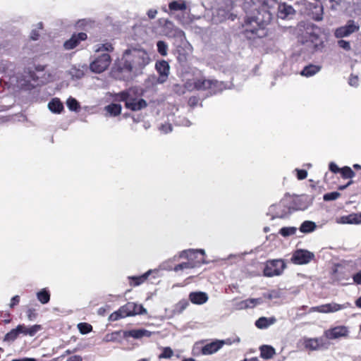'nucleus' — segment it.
I'll return each mask as SVG.
<instances>
[{
  "mask_svg": "<svg viewBox=\"0 0 361 361\" xmlns=\"http://www.w3.org/2000/svg\"><path fill=\"white\" fill-rule=\"evenodd\" d=\"M276 0H246L244 8L251 14L243 24V35L249 40L262 38L267 35L266 26L271 21Z\"/></svg>",
  "mask_w": 361,
  "mask_h": 361,
  "instance_id": "obj_1",
  "label": "nucleus"
},
{
  "mask_svg": "<svg viewBox=\"0 0 361 361\" xmlns=\"http://www.w3.org/2000/svg\"><path fill=\"white\" fill-rule=\"evenodd\" d=\"M141 96L142 93L139 92L138 88L134 87L115 94L114 99L117 102H123L126 109L137 111L147 106V102L140 98Z\"/></svg>",
  "mask_w": 361,
  "mask_h": 361,
  "instance_id": "obj_2",
  "label": "nucleus"
},
{
  "mask_svg": "<svg viewBox=\"0 0 361 361\" xmlns=\"http://www.w3.org/2000/svg\"><path fill=\"white\" fill-rule=\"evenodd\" d=\"M122 57L128 64L127 70L133 71L134 75L141 73L150 61L147 53L142 49H126Z\"/></svg>",
  "mask_w": 361,
  "mask_h": 361,
  "instance_id": "obj_3",
  "label": "nucleus"
},
{
  "mask_svg": "<svg viewBox=\"0 0 361 361\" xmlns=\"http://www.w3.org/2000/svg\"><path fill=\"white\" fill-rule=\"evenodd\" d=\"M187 85L190 90L208 91L211 94H216L224 89L223 82L204 78H196L192 82H188Z\"/></svg>",
  "mask_w": 361,
  "mask_h": 361,
  "instance_id": "obj_4",
  "label": "nucleus"
},
{
  "mask_svg": "<svg viewBox=\"0 0 361 361\" xmlns=\"http://www.w3.org/2000/svg\"><path fill=\"white\" fill-rule=\"evenodd\" d=\"M123 58L120 61L116 62L111 71V76L116 80L128 81L133 78V72L127 70L128 66Z\"/></svg>",
  "mask_w": 361,
  "mask_h": 361,
  "instance_id": "obj_5",
  "label": "nucleus"
},
{
  "mask_svg": "<svg viewBox=\"0 0 361 361\" xmlns=\"http://www.w3.org/2000/svg\"><path fill=\"white\" fill-rule=\"evenodd\" d=\"M204 257L205 252L204 250H183L180 254V257L188 260L194 268L200 267L205 262Z\"/></svg>",
  "mask_w": 361,
  "mask_h": 361,
  "instance_id": "obj_6",
  "label": "nucleus"
},
{
  "mask_svg": "<svg viewBox=\"0 0 361 361\" xmlns=\"http://www.w3.org/2000/svg\"><path fill=\"white\" fill-rule=\"evenodd\" d=\"M111 61L110 55L107 53L97 56L90 65L92 71L97 73H102L109 66Z\"/></svg>",
  "mask_w": 361,
  "mask_h": 361,
  "instance_id": "obj_7",
  "label": "nucleus"
},
{
  "mask_svg": "<svg viewBox=\"0 0 361 361\" xmlns=\"http://www.w3.org/2000/svg\"><path fill=\"white\" fill-rule=\"evenodd\" d=\"M290 209L283 202H279L272 204L269 208L268 215L271 216V219H286L290 214Z\"/></svg>",
  "mask_w": 361,
  "mask_h": 361,
  "instance_id": "obj_8",
  "label": "nucleus"
},
{
  "mask_svg": "<svg viewBox=\"0 0 361 361\" xmlns=\"http://www.w3.org/2000/svg\"><path fill=\"white\" fill-rule=\"evenodd\" d=\"M285 264L283 260L274 259L268 261L263 271L264 275L268 277L279 276L282 273Z\"/></svg>",
  "mask_w": 361,
  "mask_h": 361,
  "instance_id": "obj_9",
  "label": "nucleus"
},
{
  "mask_svg": "<svg viewBox=\"0 0 361 361\" xmlns=\"http://www.w3.org/2000/svg\"><path fill=\"white\" fill-rule=\"evenodd\" d=\"M120 312L123 314V317H124L147 313L146 309L142 305H137L132 302H128L121 306L120 307Z\"/></svg>",
  "mask_w": 361,
  "mask_h": 361,
  "instance_id": "obj_10",
  "label": "nucleus"
},
{
  "mask_svg": "<svg viewBox=\"0 0 361 361\" xmlns=\"http://www.w3.org/2000/svg\"><path fill=\"white\" fill-rule=\"evenodd\" d=\"M314 258L313 252L307 250H297L293 254L291 260L295 264H306Z\"/></svg>",
  "mask_w": 361,
  "mask_h": 361,
  "instance_id": "obj_11",
  "label": "nucleus"
},
{
  "mask_svg": "<svg viewBox=\"0 0 361 361\" xmlns=\"http://www.w3.org/2000/svg\"><path fill=\"white\" fill-rule=\"evenodd\" d=\"M164 34L168 37L178 38L180 41L185 39V32L180 28L176 27L174 24L166 20L163 26Z\"/></svg>",
  "mask_w": 361,
  "mask_h": 361,
  "instance_id": "obj_12",
  "label": "nucleus"
},
{
  "mask_svg": "<svg viewBox=\"0 0 361 361\" xmlns=\"http://www.w3.org/2000/svg\"><path fill=\"white\" fill-rule=\"evenodd\" d=\"M155 68L159 74L157 82L159 84L165 82L170 73V66L165 60H161L156 62Z\"/></svg>",
  "mask_w": 361,
  "mask_h": 361,
  "instance_id": "obj_13",
  "label": "nucleus"
},
{
  "mask_svg": "<svg viewBox=\"0 0 361 361\" xmlns=\"http://www.w3.org/2000/svg\"><path fill=\"white\" fill-rule=\"evenodd\" d=\"M360 26L355 23L354 20H349L344 26L338 27L335 31V36L342 38L349 36L352 33L358 31Z\"/></svg>",
  "mask_w": 361,
  "mask_h": 361,
  "instance_id": "obj_14",
  "label": "nucleus"
},
{
  "mask_svg": "<svg viewBox=\"0 0 361 361\" xmlns=\"http://www.w3.org/2000/svg\"><path fill=\"white\" fill-rule=\"evenodd\" d=\"M324 334L327 338L331 340L339 338H348L349 336V329L345 326H337L326 331Z\"/></svg>",
  "mask_w": 361,
  "mask_h": 361,
  "instance_id": "obj_15",
  "label": "nucleus"
},
{
  "mask_svg": "<svg viewBox=\"0 0 361 361\" xmlns=\"http://www.w3.org/2000/svg\"><path fill=\"white\" fill-rule=\"evenodd\" d=\"M115 334H122V336L124 338H128L129 337H132L135 339H139L142 337H150L152 333L147 329H132L129 331H120L114 332Z\"/></svg>",
  "mask_w": 361,
  "mask_h": 361,
  "instance_id": "obj_16",
  "label": "nucleus"
},
{
  "mask_svg": "<svg viewBox=\"0 0 361 361\" xmlns=\"http://www.w3.org/2000/svg\"><path fill=\"white\" fill-rule=\"evenodd\" d=\"M87 35L85 32L74 33L71 37L66 40L63 44V47L66 50H71L75 48L82 41L86 40Z\"/></svg>",
  "mask_w": 361,
  "mask_h": 361,
  "instance_id": "obj_17",
  "label": "nucleus"
},
{
  "mask_svg": "<svg viewBox=\"0 0 361 361\" xmlns=\"http://www.w3.org/2000/svg\"><path fill=\"white\" fill-rule=\"evenodd\" d=\"M304 345L306 349L310 350H317L326 348V343L322 338H307L304 341Z\"/></svg>",
  "mask_w": 361,
  "mask_h": 361,
  "instance_id": "obj_18",
  "label": "nucleus"
},
{
  "mask_svg": "<svg viewBox=\"0 0 361 361\" xmlns=\"http://www.w3.org/2000/svg\"><path fill=\"white\" fill-rule=\"evenodd\" d=\"M295 11L293 7L290 5H288L286 3H281L278 4L277 16L281 19H286L290 15L295 14Z\"/></svg>",
  "mask_w": 361,
  "mask_h": 361,
  "instance_id": "obj_19",
  "label": "nucleus"
},
{
  "mask_svg": "<svg viewBox=\"0 0 361 361\" xmlns=\"http://www.w3.org/2000/svg\"><path fill=\"white\" fill-rule=\"evenodd\" d=\"M20 329V334L23 336H34L38 331L42 329V326L39 324H35L31 326H27L25 324H19L17 326Z\"/></svg>",
  "mask_w": 361,
  "mask_h": 361,
  "instance_id": "obj_20",
  "label": "nucleus"
},
{
  "mask_svg": "<svg viewBox=\"0 0 361 361\" xmlns=\"http://www.w3.org/2000/svg\"><path fill=\"white\" fill-rule=\"evenodd\" d=\"M209 297L204 292H191L189 294V300L195 305H202L207 302Z\"/></svg>",
  "mask_w": 361,
  "mask_h": 361,
  "instance_id": "obj_21",
  "label": "nucleus"
},
{
  "mask_svg": "<svg viewBox=\"0 0 361 361\" xmlns=\"http://www.w3.org/2000/svg\"><path fill=\"white\" fill-rule=\"evenodd\" d=\"M224 344L222 341H216L204 345L202 348L203 355H211L218 351Z\"/></svg>",
  "mask_w": 361,
  "mask_h": 361,
  "instance_id": "obj_22",
  "label": "nucleus"
},
{
  "mask_svg": "<svg viewBox=\"0 0 361 361\" xmlns=\"http://www.w3.org/2000/svg\"><path fill=\"white\" fill-rule=\"evenodd\" d=\"M260 357L265 360L272 358L276 354V350L274 347L268 345H262L259 347Z\"/></svg>",
  "mask_w": 361,
  "mask_h": 361,
  "instance_id": "obj_23",
  "label": "nucleus"
},
{
  "mask_svg": "<svg viewBox=\"0 0 361 361\" xmlns=\"http://www.w3.org/2000/svg\"><path fill=\"white\" fill-rule=\"evenodd\" d=\"M276 322V319L275 317H259L256 322H255V326L260 329H267L270 325L274 324Z\"/></svg>",
  "mask_w": 361,
  "mask_h": 361,
  "instance_id": "obj_24",
  "label": "nucleus"
},
{
  "mask_svg": "<svg viewBox=\"0 0 361 361\" xmlns=\"http://www.w3.org/2000/svg\"><path fill=\"white\" fill-rule=\"evenodd\" d=\"M361 214H350L347 216H343L340 218V221H338L341 224H359L361 222Z\"/></svg>",
  "mask_w": 361,
  "mask_h": 361,
  "instance_id": "obj_25",
  "label": "nucleus"
},
{
  "mask_svg": "<svg viewBox=\"0 0 361 361\" xmlns=\"http://www.w3.org/2000/svg\"><path fill=\"white\" fill-rule=\"evenodd\" d=\"M49 110L55 114H60L63 110V104L58 98L52 99L48 104Z\"/></svg>",
  "mask_w": 361,
  "mask_h": 361,
  "instance_id": "obj_26",
  "label": "nucleus"
},
{
  "mask_svg": "<svg viewBox=\"0 0 361 361\" xmlns=\"http://www.w3.org/2000/svg\"><path fill=\"white\" fill-rule=\"evenodd\" d=\"M321 70L320 66L310 64L304 67L300 74L302 76L311 77L317 73Z\"/></svg>",
  "mask_w": 361,
  "mask_h": 361,
  "instance_id": "obj_27",
  "label": "nucleus"
},
{
  "mask_svg": "<svg viewBox=\"0 0 361 361\" xmlns=\"http://www.w3.org/2000/svg\"><path fill=\"white\" fill-rule=\"evenodd\" d=\"M151 274V271H148L144 274L138 276H130L128 277L130 281V285L131 286H137L144 283Z\"/></svg>",
  "mask_w": 361,
  "mask_h": 361,
  "instance_id": "obj_28",
  "label": "nucleus"
},
{
  "mask_svg": "<svg viewBox=\"0 0 361 361\" xmlns=\"http://www.w3.org/2000/svg\"><path fill=\"white\" fill-rule=\"evenodd\" d=\"M105 110L107 113H109L111 116H117L121 114L122 106L119 104H110L105 106Z\"/></svg>",
  "mask_w": 361,
  "mask_h": 361,
  "instance_id": "obj_29",
  "label": "nucleus"
},
{
  "mask_svg": "<svg viewBox=\"0 0 361 361\" xmlns=\"http://www.w3.org/2000/svg\"><path fill=\"white\" fill-rule=\"evenodd\" d=\"M315 228V223L311 221H305L299 228L300 231L304 233L312 232Z\"/></svg>",
  "mask_w": 361,
  "mask_h": 361,
  "instance_id": "obj_30",
  "label": "nucleus"
},
{
  "mask_svg": "<svg viewBox=\"0 0 361 361\" xmlns=\"http://www.w3.org/2000/svg\"><path fill=\"white\" fill-rule=\"evenodd\" d=\"M37 298L42 304H47L50 300V293L49 290L43 288L37 293Z\"/></svg>",
  "mask_w": 361,
  "mask_h": 361,
  "instance_id": "obj_31",
  "label": "nucleus"
},
{
  "mask_svg": "<svg viewBox=\"0 0 361 361\" xmlns=\"http://www.w3.org/2000/svg\"><path fill=\"white\" fill-rule=\"evenodd\" d=\"M169 8L171 11H183L187 8L185 1H173L169 3Z\"/></svg>",
  "mask_w": 361,
  "mask_h": 361,
  "instance_id": "obj_32",
  "label": "nucleus"
},
{
  "mask_svg": "<svg viewBox=\"0 0 361 361\" xmlns=\"http://www.w3.org/2000/svg\"><path fill=\"white\" fill-rule=\"evenodd\" d=\"M259 299H247L240 302L239 305L241 309L252 308L255 307L259 302Z\"/></svg>",
  "mask_w": 361,
  "mask_h": 361,
  "instance_id": "obj_33",
  "label": "nucleus"
},
{
  "mask_svg": "<svg viewBox=\"0 0 361 361\" xmlns=\"http://www.w3.org/2000/svg\"><path fill=\"white\" fill-rule=\"evenodd\" d=\"M20 329L16 328L11 329L9 332H8L4 336V341H15L20 335Z\"/></svg>",
  "mask_w": 361,
  "mask_h": 361,
  "instance_id": "obj_34",
  "label": "nucleus"
},
{
  "mask_svg": "<svg viewBox=\"0 0 361 361\" xmlns=\"http://www.w3.org/2000/svg\"><path fill=\"white\" fill-rule=\"evenodd\" d=\"M66 104L71 111H78L80 109L79 102L71 97L67 99Z\"/></svg>",
  "mask_w": 361,
  "mask_h": 361,
  "instance_id": "obj_35",
  "label": "nucleus"
},
{
  "mask_svg": "<svg viewBox=\"0 0 361 361\" xmlns=\"http://www.w3.org/2000/svg\"><path fill=\"white\" fill-rule=\"evenodd\" d=\"M340 173L344 179L352 178L355 176V172L349 166L341 168Z\"/></svg>",
  "mask_w": 361,
  "mask_h": 361,
  "instance_id": "obj_36",
  "label": "nucleus"
},
{
  "mask_svg": "<svg viewBox=\"0 0 361 361\" xmlns=\"http://www.w3.org/2000/svg\"><path fill=\"white\" fill-rule=\"evenodd\" d=\"M78 328L82 334H87L92 331V326L86 322L79 323Z\"/></svg>",
  "mask_w": 361,
  "mask_h": 361,
  "instance_id": "obj_37",
  "label": "nucleus"
},
{
  "mask_svg": "<svg viewBox=\"0 0 361 361\" xmlns=\"http://www.w3.org/2000/svg\"><path fill=\"white\" fill-rule=\"evenodd\" d=\"M296 231L297 228L295 227H283L280 229L279 233L283 237H287L294 235Z\"/></svg>",
  "mask_w": 361,
  "mask_h": 361,
  "instance_id": "obj_38",
  "label": "nucleus"
},
{
  "mask_svg": "<svg viewBox=\"0 0 361 361\" xmlns=\"http://www.w3.org/2000/svg\"><path fill=\"white\" fill-rule=\"evenodd\" d=\"M158 52L163 56L167 55L168 45L164 41H158L157 44Z\"/></svg>",
  "mask_w": 361,
  "mask_h": 361,
  "instance_id": "obj_39",
  "label": "nucleus"
},
{
  "mask_svg": "<svg viewBox=\"0 0 361 361\" xmlns=\"http://www.w3.org/2000/svg\"><path fill=\"white\" fill-rule=\"evenodd\" d=\"M189 305L188 300L183 299L180 300L176 305V311L178 313H182Z\"/></svg>",
  "mask_w": 361,
  "mask_h": 361,
  "instance_id": "obj_40",
  "label": "nucleus"
},
{
  "mask_svg": "<svg viewBox=\"0 0 361 361\" xmlns=\"http://www.w3.org/2000/svg\"><path fill=\"white\" fill-rule=\"evenodd\" d=\"M173 355V351L170 347H164L161 353L159 355V359H169Z\"/></svg>",
  "mask_w": 361,
  "mask_h": 361,
  "instance_id": "obj_41",
  "label": "nucleus"
},
{
  "mask_svg": "<svg viewBox=\"0 0 361 361\" xmlns=\"http://www.w3.org/2000/svg\"><path fill=\"white\" fill-rule=\"evenodd\" d=\"M326 307L328 310V313L335 312L345 307L344 305H339L335 302L328 303L326 304Z\"/></svg>",
  "mask_w": 361,
  "mask_h": 361,
  "instance_id": "obj_42",
  "label": "nucleus"
},
{
  "mask_svg": "<svg viewBox=\"0 0 361 361\" xmlns=\"http://www.w3.org/2000/svg\"><path fill=\"white\" fill-rule=\"evenodd\" d=\"M194 267L192 265L191 262H190L188 260L187 262H183L182 263H180L174 267L173 270L175 271H178L180 270H183L185 269H192Z\"/></svg>",
  "mask_w": 361,
  "mask_h": 361,
  "instance_id": "obj_43",
  "label": "nucleus"
},
{
  "mask_svg": "<svg viewBox=\"0 0 361 361\" xmlns=\"http://www.w3.org/2000/svg\"><path fill=\"white\" fill-rule=\"evenodd\" d=\"M341 196L338 192H331L324 195L323 199L324 201L335 200Z\"/></svg>",
  "mask_w": 361,
  "mask_h": 361,
  "instance_id": "obj_44",
  "label": "nucleus"
},
{
  "mask_svg": "<svg viewBox=\"0 0 361 361\" xmlns=\"http://www.w3.org/2000/svg\"><path fill=\"white\" fill-rule=\"evenodd\" d=\"M344 0H329L330 9L332 11H338L340 9L341 4Z\"/></svg>",
  "mask_w": 361,
  "mask_h": 361,
  "instance_id": "obj_45",
  "label": "nucleus"
},
{
  "mask_svg": "<svg viewBox=\"0 0 361 361\" xmlns=\"http://www.w3.org/2000/svg\"><path fill=\"white\" fill-rule=\"evenodd\" d=\"M121 318H124V317H123V314L120 312L119 308L118 311H116L110 314L109 319L111 322H114Z\"/></svg>",
  "mask_w": 361,
  "mask_h": 361,
  "instance_id": "obj_46",
  "label": "nucleus"
},
{
  "mask_svg": "<svg viewBox=\"0 0 361 361\" xmlns=\"http://www.w3.org/2000/svg\"><path fill=\"white\" fill-rule=\"evenodd\" d=\"M295 171L296 172V176L298 180H302L307 178V171L306 170L296 169Z\"/></svg>",
  "mask_w": 361,
  "mask_h": 361,
  "instance_id": "obj_47",
  "label": "nucleus"
},
{
  "mask_svg": "<svg viewBox=\"0 0 361 361\" xmlns=\"http://www.w3.org/2000/svg\"><path fill=\"white\" fill-rule=\"evenodd\" d=\"M26 313H27V319L30 321H32V320L35 319L37 316V314L36 312V310L34 309V308H29L27 310Z\"/></svg>",
  "mask_w": 361,
  "mask_h": 361,
  "instance_id": "obj_48",
  "label": "nucleus"
},
{
  "mask_svg": "<svg viewBox=\"0 0 361 361\" xmlns=\"http://www.w3.org/2000/svg\"><path fill=\"white\" fill-rule=\"evenodd\" d=\"M338 44L341 48H342L346 51H349L351 49L350 42L348 41H345L344 39L338 40Z\"/></svg>",
  "mask_w": 361,
  "mask_h": 361,
  "instance_id": "obj_49",
  "label": "nucleus"
},
{
  "mask_svg": "<svg viewBox=\"0 0 361 361\" xmlns=\"http://www.w3.org/2000/svg\"><path fill=\"white\" fill-rule=\"evenodd\" d=\"M358 77L353 74H351L348 79V84L353 87H357L358 85Z\"/></svg>",
  "mask_w": 361,
  "mask_h": 361,
  "instance_id": "obj_50",
  "label": "nucleus"
},
{
  "mask_svg": "<svg viewBox=\"0 0 361 361\" xmlns=\"http://www.w3.org/2000/svg\"><path fill=\"white\" fill-rule=\"evenodd\" d=\"M102 50H105L107 51H113L114 47L112 46V44L111 43H106V44H102L100 47H99L97 49V51H102Z\"/></svg>",
  "mask_w": 361,
  "mask_h": 361,
  "instance_id": "obj_51",
  "label": "nucleus"
},
{
  "mask_svg": "<svg viewBox=\"0 0 361 361\" xmlns=\"http://www.w3.org/2000/svg\"><path fill=\"white\" fill-rule=\"evenodd\" d=\"M329 169L334 173H340L341 171V168H339L334 162H330Z\"/></svg>",
  "mask_w": 361,
  "mask_h": 361,
  "instance_id": "obj_52",
  "label": "nucleus"
},
{
  "mask_svg": "<svg viewBox=\"0 0 361 361\" xmlns=\"http://www.w3.org/2000/svg\"><path fill=\"white\" fill-rule=\"evenodd\" d=\"M20 302V296L15 295L11 300L10 307L13 308L15 306L18 305Z\"/></svg>",
  "mask_w": 361,
  "mask_h": 361,
  "instance_id": "obj_53",
  "label": "nucleus"
},
{
  "mask_svg": "<svg viewBox=\"0 0 361 361\" xmlns=\"http://www.w3.org/2000/svg\"><path fill=\"white\" fill-rule=\"evenodd\" d=\"M353 279L356 284L361 285V271L354 274Z\"/></svg>",
  "mask_w": 361,
  "mask_h": 361,
  "instance_id": "obj_54",
  "label": "nucleus"
},
{
  "mask_svg": "<svg viewBox=\"0 0 361 361\" xmlns=\"http://www.w3.org/2000/svg\"><path fill=\"white\" fill-rule=\"evenodd\" d=\"M317 312L320 313H328L326 304L318 306Z\"/></svg>",
  "mask_w": 361,
  "mask_h": 361,
  "instance_id": "obj_55",
  "label": "nucleus"
},
{
  "mask_svg": "<svg viewBox=\"0 0 361 361\" xmlns=\"http://www.w3.org/2000/svg\"><path fill=\"white\" fill-rule=\"evenodd\" d=\"M39 37V34L37 30H33L32 32H31V34H30V38L32 39V40H37L38 39Z\"/></svg>",
  "mask_w": 361,
  "mask_h": 361,
  "instance_id": "obj_56",
  "label": "nucleus"
},
{
  "mask_svg": "<svg viewBox=\"0 0 361 361\" xmlns=\"http://www.w3.org/2000/svg\"><path fill=\"white\" fill-rule=\"evenodd\" d=\"M157 13V10L150 9L147 12V16L150 19H153L155 18L156 15Z\"/></svg>",
  "mask_w": 361,
  "mask_h": 361,
  "instance_id": "obj_57",
  "label": "nucleus"
},
{
  "mask_svg": "<svg viewBox=\"0 0 361 361\" xmlns=\"http://www.w3.org/2000/svg\"><path fill=\"white\" fill-rule=\"evenodd\" d=\"M82 359L81 357V356L80 355H73V356H71L68 360L67 361H82Z\"/></svg>",
  "mask_w": 361,
  "mask_h": 361,
  "instance_id": "obj_58",
  "label": "nucleus"
},
{
  "mask_svg": "<svg viewBox=\"0 0 361 361\" xmlns=\"http://www.w3.org/2000/svg\"><path fill=\"white\" fill-rule=\"evenodd\" d=\"M12 361H35L34 358H23V359H16Z\"/></svg>",
  "mask_w": 361,
  "mask_h": 361,
  "instance_id": "obj_59",
  "label": "nucleus"
},
{
  "mask_svg": "<svg viewBox=\"0 0 361 361\" xmlns=\"http://www.w3.org/2000/svg\"><path fill=\"white\" fill-rule=\"evenodd\" d=\"M353 183V181H349L346 185H340L338 187V189L341 190H343L344 189H345L348 186H349L351 183Z\"/></svg>",
  "mask_w": 361,
  "mask_h": 361,
  "instance_id": "obj_60",
  "label": "nucleus"
},
{
  "mask_svg": "<svg viewBox=\"0 0 361 361\" xmlns=\"http://www.w3.org/2000/svg\"><path fill=\"white\" fill-rule=\"evenodd\" d=\"M355 305L357 307L361 308V296L355 300Z\"/></svg>",
  "mask_w": 361,
  "mask_h": 361,
  "instance_id": "obj_61",
  "label": "nucleus"
},
{
  "mask_svg": "<svg viewBox=\"0 0 361 361\" xmlns=\"http://www.w3.org/2000/svg\"><path fill=\"white\" fill-rule=\"evenodd\" d=\"M317 308H318V306H316V307H312L310 309V312H317Z\"/></svg>",
  "mask_w": 361,
  "mask_h": 361,
  "instance_id": "obj_62",
  "label": "nucleus"
},
{
  "mask_svg": "<svg viewBox=\"0 0 361 361\" xmlns=\"http://www.w3.org/2000/svg\"><path fill=\"white\" fill-rule=\"evenodd\" d=\"M353 168L355 169H361V166L360 164H355L353 165Z\"/></svg>",
  "mask_w": 361,
  "mask_h": 361,
  "instance_id": "obj_63",
  "label": "nucleus"
},
{
  "mask_svg": "<svg viewBox=\"0 0 361 361\" xmlns=\"http://www.w3.org/2000/svg\"><path fill=\"white\" fill-rule=\"evenodd\" d=\"M83 75V73L82 72H80L78 71V73H77V74L75 75V76L78 78H81V76Z\"/></svg>",
  "mask_w": 361,
  "mask_h": 361,
  "instance_id": "obj_64",
  "label": "nucleus"
}]
</instances>
